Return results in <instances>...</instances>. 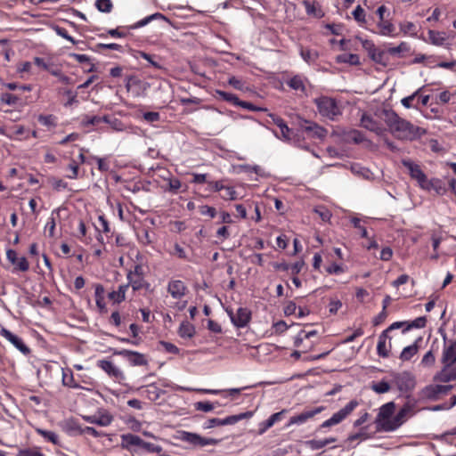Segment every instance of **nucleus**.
<instances>
[{"mask_svg":"<svg viewBox=\"0 0 456 456\" xmlns=\"http://www.w3.org/2000/svg\"><path fill=\"white\" fill-rule=\"evenodd\" d=\"M384 120L390 133L401 141H415L419 139L426 130L399 117L393 110H383Z\"/></svg>","mask_w":456,"mask_h":456,"instance_id":"1","label":"nucleus"},{"mask_svg":"<svg viewBox=\"0 0 456 456\" xmlns=\"http://www.w3.org/2000/svg\"><path fill=\"white\" fill-rule=\"evenodd\" d=\"M319 113L330 120H335L342 114L341 108L334 98L320 96L314 100Z\"/></svg>","mask_w":456,"mask_h":456,"instance_id":"2","label":"nucleus"},{"mask_svg":"<svg viewBox=\"0 0 456 456\" xmlns=\"http://www.w3.org/2000/svg\"><path fill=\"white\" fill-rule=\"evenodd\" d=\"M177 439L187 443L194 447H204L207 445H216L219 443L218 439L211 437H203L197 433L181 430L178 431Z\"/></svg>","mask_w":456,"mask_h":456,"instance_id":"3","label":"nucleus"},{"mask_svg":"<svg viewBox=\"0 0 456 456\" xmlns=\"http://www.w3.org/2000/svg\"><path fill=\"white\" fill-rule=\"evenodd\" d=\"M358 404L359 403L356 400L350 401L345 407L335 412L330 419L322 422L319 428H330L341 423L354 411Z\"/></svg>","mask_w":456,"mask_h":456,"instance_id":"4","label":"nucleus"},{"mask_svg":"<svg viewBox=\"0 0 456 456\" xmlns=\"http://www.w3.org/2000/svg\"><path fill=\"white\" fill-rule=\"evenodd\" d=\"M362 45L372 61L384 67L388 64L387 52L377 48L371 40H362Z\"/></svg>","mask_w":456,"mask_h":456,"instance_id":"5","label":"nucleus"},{"mask_svg":"<svg viewBox=\"0 0 456 456\" xmlns=\"http://www.w3.org/2000/svg\"><path fill=\"white\" fill-rule=\"evenodd\" d=\"M253 416L252 411H246L236 415H231L224 419L212 418L209 419L204 425L205 428H212L216 426L234 425L235 423L244 419H249Z\"/></svg>","mask_w":456,"mask_h":456,"instance_id":"6","label":"nucleus"},{"mask_svg":"<svg viewBox=\"0 0 456 456\" xmlns=\"http://www.w3.org/2000/svg\"><path fill=\"white\" fill-rule=\"evenodd\" d=\"M452 385H428L423 387L419 395L424 400L436 401L439 399L440 395L447 394L451 389Z\"/></svg>","mask_w":456,"mask_h":456,"instance_id":"7","label":"nucleus"},{"mask_svg":"<svg viewBox=\"0 0 456 456\" xmlns=\"http://www.w3.org/2000/svg\"><path fill=\"white\" fill-rule=\"evenodd\" d=\"M231 322L237 328H244L251 319V312L247 307H239L234 314L232 310H227Z\"/></svg>","mask_w":456,"mask_h":456,"instance_id":"8","label":"nucleus"},{"mask_svg":"<svg viewBox=\"0 0 456 456\" xmlns=\"http://www.w3.org/2000/svg\"><path fill=\"white\" fill-rule=\"evenodd\" d=\"M402 164L408 169L410 176L416 180L421 188L424 184H428V177L418 164L410 159H403Z\"/></svg>","mask_w":456,"mask_h":456,"instance_id":"9","label":"nucleus"},{"mask_svg":"<svg viewBox=\"0 0 456 456\" xmlns=\"http://www.w3.org/2000/svg\"><path fill=\"white\" fill-rule=\"evenodd\" d=\"M143 272L141 262H138V259L133 265V268L128 270L126 273L127 279L129 283L132 285L134 289H138L142 286V282L143 281Z\"/></svg>","mask_w":456,"mask_h":456,"instance_id":"10","label":"nucleus"},{"mask_svg":"<svg viewBox=\"0 0 456 456\" xmlns=\"http://www.w3.org/2000/svg\"><path fill=\"white\" fill-rule=\"evenodd\" d=\"M0 335L12 343L24 355L30 354L29 347L23 342L22 338L11 332L9 330L2 328Z\"/></svg>","mask_w":456,"mask_h":456,"instance_id":"11","label":"nucleus"},{"mask_svg":"<svg viewBox=\"0 0 456 456\" xmlns=\"http://www.w3.org/2000/svg\"><path fill=\"white\" fill-rule=\"evenodd\" d=\"M394 382L401 392L410 391L415 387V379L409 372L396 374L394 378Z\"/></svg>","mask_w":456,"mask_h":456,"instance_id":"12","label":"nucleus"},{"mask_svg":"<svg viewBox=\"0 0 456 456\" xmlns=\"http://www.w3.org/2000/svg\"><path fill=\"white\" fill-rule=\"evenodd\" d=\"M444 367L434 376V380L443 383H448L456 380V367L454 363H443Z\"/></svg>","mask_w":456,"mask_h":456,"instance_id":"13","label":"nucleus"},{"mask_svg":"<svg viewBox=\"0 0 456 456\" xmlns=\"http://www.w3.org/2000/svg\"><path fill=\"white\" fill-rule=\"evenodd\" d=\"M6 257L14 265V271L27 272L29 269L27 258L25 256L19 257L14 249H8L6 251Z\"/></svg>","mask_w":456,"mask_h":456,"instance_id":"14","label":"nucleus"},{"mask_svg":"<svg viewBox=\"0 0 456 456\" xmlns=\"http://www.w3.org/2000/svg\"><path fill=\"white\" fill-rule=\"evenodd\" d=\"M395 410V404L394 402H388L379 408V411L376 419V423L381 430L382 424H384L387 420H391Z\"/></svg>","mask_w":456,"mask_h":456,"instance_id":"15","label":"nucleus"},{"mask_svg":"<svg viewBox=\"0 0 456 456\" xmlns=\"http://www.w3.org/2000/svg\"><path fill=\"white\" fill-rule=\"evenodd\" d=\"M301 128L314 138L322 139L324 138L327 134V130L325 128L308 120H304L303 124H301Z\"/></svg>","mask_w":456,"mask_h":456,"instance_id":"16","label":"nucleus"},{"mask_svg":"<svg viewBox=\"0 0 456 456\" xmlns=\"http://www.w3.org/2000/svg\"><path fill=\"white\" fill-rule=\"evenodd\" d=\"M322 411H323L322 406L317 407L313 410L305 411L298 415L292 416L289 419L287 426H291V425H295V424H297V425L303 424V423L306 422L308 419L314 418L316 414L322 412Z\"/></svg>","mask_w":456,"mask_h":456,"instance_id":"17","label":"nucleus"},{"mask_svg":"<svg viewBox=\"0 0 456 456\" xmlns=\"http://www.w3.org/2000/svg\"><path fill=\"white\" fill-rule=\"evenodd\" d=\"M407 415L403 411H399L395 416L392 417L391 420H387L382 424V430L385 432H391L400 428L406 420Z\"/></svg>","mask_w":456,"mask_h":456,"instance_id":"18","label":"nucleus"},{"mask_svg":"<svg viewBox=\"0 0 456 456\" xmlns=\"http://www.w3.org/2000/svg\"><path fill=\"white\" fill-rule=\"evenodd\" d=\"M167 291L173 298L181 299L185 296L187 287L184 282L180 280H172L167 284Z\"/></svg>","mask_w":456,"mask_h":456,"instance_id":"19","label":"nucleus"},{"mask_svg":"<svg viewBox=\"0 0 456 456\" xmlns=\"http://www.w3.org/2000/svg\"><path fill=\"white\" fill-rule=\"evenodd\" d=\"M140 254L139 251L135 248H130V250L126 254H122L118 257V261L121 266H123L127 273L128 270L133 268V265L136 261L134 258L138 259Z\"/></svg>","mask_w":456,"mask_h":456,"instance_id":"20","label":"nucleus"},{"mask_svg":"<svg viewBox=\"0 0 456 456\" xmlns=\"http://www.w3.org/2000/svg\"><path fill=\"white\" fill-rule=\"evenodd\" d=\"M390 339L387 331H382L379 337V341L377 345V353L379 356L383 358H387L389 356V352L391 349V342L389 341L388 346H387V340Z\"/></svg>","mask_w":456,"mask_h":456,"instance_id":"21","label":"nucleus"},{"mask_svg":"<svg viewBox=\"0 0 456 456\" xmlns=\"http://www.w3.org/2000/svg\"><path fill=\"white\" fill-rule=\"evenodd\" d=\"M361 126L371 132L376 133L377 134H381L383 133V128L381 127L380 124L366 113L362 115Z\"/></svg>","mask_w":456,"mask_h":456,"instance_id":"22","label":"nucleus"},{"mask_svg":"<svg viewBox=\"0 0 456 456\" xmlns=\"http://www.w3.org/2000/svg\"><path fill=\"white\" fill-rule=\"evenodd\" d=\"M441 362L442 363L456 362V339L451 341L449 345L444 346Z\"/></svg>","mask_w":456,"mask_h":456,"instance_id":"23","label":"nucleus"},{"mask_svg":"<svg viewBox=\"0 0 456 456\" xmlns=\"http://www.w3.org/2000/svg\"><path fill=\"white\" fill-rule=\"evenodd\" d=\"M302 4L305 9V12L307 15L318 19L322 18L324 16V12L319 3L315 1L311 2L309 0H303Z\"/></svg>","mask_w":456,"mask_h":456,"instance_id":"24","label":"nucleus"},{"mask_svg":"<svg viewBox=\"0 0 456 456\" xmlns=\"http://www.w3.org/2000/svg\"><path fill=\"white\" fill-rule=\"evenodd\" d=\"M118 354L125 355L128 362L134 366H142L148 363L145 356L142 354L127 350L120 351Z\"/></svg>","mask_w":456,"mask_h":456,"instance_id":"25","label":"nucleus"},{"mask_svg":"<svg viewBox=\"0 0 456 456\" xmlns=\"http://www.w3.org/2000/svg\"><path fill=\"white\" fill-rule=\"evenodd\" d=\"M286 412L285 410H282L279 412L272 414L266 420L259 423V430L258 433L263 435L270 428H272L276 422L280 421Z\"/></svg>","mask_w":456,"mask_h":456,"instance_id":"26","label":"nucleus"},{"mask_svg":"<svg viewBox=\"0 0 456 456\" xmlns=\"http://www.w3.org/2000/svg\"><path fill=\"white\" fill-rule=\"evenodd\" d=\"M126 88L132 96H139L142 90V81L135 77H128L126 78Z\"/></svg>","mask_w":456,"mask_h":456,"instance_id":"27","label":"nucleus"},{"mask_svg":"<svg viewBox=\"0 0 456 456\" xmlns=\"http://www.w3.org/2000/svg\"><path fill=\"white\" fill-rule=\"evenodd\" d=\"M377 27L379 28L378 33L381 36L385 37H395V25L388 20H380L377 23Z\"/></svg>","mask_w":456,"mask_h":456,"instance_id":"28","label":"nucleus"},{"mask_svg":"<svg viewBox=\"0 0 456 456\" xmlns=\"http://www.w3.org/2000/svg\"><path fill=\"white\" fill-rule=\"evenodd\" d=\"M422 338H418L412 345H410L403 349L400 354V359L403 362L410 361L419 351V343Z\"/></svg>","mask_w":456,"mask_h":456,"instance_id":"29","label":"nucleus"},{"mask_svg":"<svg viewBox=\"0 0 456 456\" xmlns=\"http://www.w3.org/2000/svg\"><path fill=\"white\" fill-rule=\"evenodd\" d=\"M307 81V78L301 76V75H295L290 79L287 81V85L295 91H299L301 93H305V82Z\"/></svg>","mask_w":456,"mask_h":456,"instance_id":"30","label":"nucleus"},{"mask_svg":"<svg viewBox=\"0 0 456 456\" xmlns=\"http://www.w3.org/2000/svg\"><path fill=\"white\" fill-rule=\"evenodd\" d=\"M167 20L166 16L160 12H155L151 15H149L143 19H142L141 20L134 23L133 25H130L129 27L126 28V29H136V28H142V27H144L146 25H148L150 22H151L152 20Z\"/></svg>","mask_w":456,"mask_h":456,"instance_id":"31","label":"nucleus"},{"mask_svg":"<svg viewBox=\"0 0 456 456\" xmlns=\"http://www.w3.org/2000/svg\"><path fill=\"white\" fill-rule=\"evenodd\" d=\"M0 102L12 107L22 106L24 104V101L20 97L11 93H1Z\"/></svg>","mask_w":456,"mask_h":456,"instance_id":"32","label":"nucleus"},{"mask_svg":"<svg viewBox=\"0 0 456 456\" xmlns=\"http://www.w3.org/2000/svg\"><path fill=\"white\" fill-rule=\"evenodd\" d=\"M422 189L430 191L434 190L437 194L444 195L446 192V187L442 180L438 178L428 179V184L422 187Z\"/></svg>","mask_w":456,"mask_h":456,"instance_id":"33","label":"nucleus"},{"mask_svg":"<svg viewBox=\"0 0 456 456\" xmlns=\"http://www.w3.org/2000/svg\"><path fill=\"white\" fill-rule=\"evenodd\" d=\"M336 441H337V439L335 437H329V438H325L322 440L313 439V440L305 441V444L309 449L315 451V450L322 449L325 446H327L328 444L335 443Z\"/></svg>","mask_w":456,"mask_h":456,"instance_id":"34","label":"nucleus"},{"mask_svg":"<svg viewBox=\"0 0 456 456\" xmlns=\"http://www.w3.org/2000/svg\"><path fill=\"white\" fill-rule=\"evenodd\" d=\"M122 447L127 450H131L133 446L140 447L142 438L134 434H126L121 436Z\"/></svg>","mask_w":456,"mask_h":456,"instance_id":"35","label":"nucleus"},{"mask_svg":"<svg viewBox=\"0 0 456 456\" xmlns=\"http://www.w3.org/2000/svg\"><path fill=\"white\" fill-rule=\"evenodd\" d=\"M104 288L102 285H97L95 287V302L98 309L101 313H106L107 307H106V302L104 298Z\"/></svg>","mask_w":456,"mask_h":456,"instance_id":"36","label":"nucleus"},{"mask_svg":"<svg viewBox=\"0 0 456 456\" xmlns=\"http://www.w3.org/2000/svg\"><path fill=\"white\" fill-rule=\"evenodd\" d=\"M428 36L429 42L438 46L444 45L447 39L446 33L441 31L429 30Z\"/></svg>","mask_w":456,"mask_h":456,"instance_id":"37","label":"nucleus"},{"mask_svg":"<svg viewBox=\"0 0 456 456\" xmlns=\"http://www.w3.org/2000/svg\"><path fill=\"white\" fill-rule=\"evenodd\" d=\"M338 63H346L354 66L360 65V57L354 53H341L336 57Z\"/></svg>","mask_w":456,"mask_h":456,"instance_id":"38","label":"nucleus"},{"mask_svg":"<svg viewBox=\"0 0 456 456\" xmlns=\"http://www.w3.org/2000/svg\"><path fill=\"white\" fill-rule=\"evenodd\" d=\"M411 46L407 42H401L397 46L387 49V53L398 58L404 57V53H409Z\"/></svg>","mask_w":456,"mask_h":456,"instance_id":"39","label":"nucleus"},{"mask_svg":"<svg viewBox=\"0 0 456 456\" xmlns=\"http://www.w3.org/2000/svg\"><path fill=\"white\" fill-rule=\"evenodd\" d=\"M178 333L181 338H191L195 334V327L188 322H183L179 327Z\"/></svg>","mask_w":456,"mask_h":456,"instance_id":"40","label":"nucleus"},{"mask_svg":"<svg viewBox=\"0 0 456 456\" xmlns=\"http://www.w3.org/2000/svg\"><path fill=\"white\" fill-rule=\"evenodd\" d=\"M216 97L224 102H231L232 104L238 106L240 99L233 94L227 93L222 90H216Z\"/></svg>","mask_w":456,"mask_h":456,"instance_id":"41","label":"nucleus"},{"mask_svg":"<svg viewBox=\"0 0 456 456\" xmlns=\"http://www.w3.org/2000/svg\"><path fill=\"white\" fill-rule=\"evenodd\" d=\"M354 19L359 23L361 27H366V13L364 9L359 4L352 12Z\"/></svg>","mask_w":456,"mask_h":456,"instance_id":"42","label":"nucleus"},{"mask_svg":"<svg viewBox=\"0 0 456 456\" xmlns=\"http://www.w3.org/2000/svg\"><path fill=\"white\" fill-rule=\"evenodd\" d=\"M300 56L303 58V60L307 63H313L314 62L318 57L319 54L316 51H312L310 49H305L303 47L300 48Z\"/></svg>","mask_w":456,"mask_h":456,"instance_id":"43","label":"nucleus"},{"mask_svg":"<svg viewBox=\"0 0 456 456\" xmlns=\"http://www.w3.org/2000/svg\"><path fill=\"white\" fill-rule=\"evenodd\" d=\"M101 122L108 123L109 120H108L107 116H102V117H100V116H93V117L85 116L82 118V123L85 126H97Z\"/></svg>","mask_w":456,"mask_h":456,"instance_id":"44","label":"nucleus"},{"mask_svg":"<svg viewBox=\"0 0 456 456\" xmlns=\"http://www.w3.org/2000/svg\"><path fill=\"white\" fill-rule=\"evenodd\" d=\"M36 432L43 436L46 441L51 442L53 444H58L59 438L56 433L42 428H37Z\"/></svg>","mask_w":456,"mask_h":456,"instance_id":"45","label":"nucleus"},{"mask_svg":"<svg viewBox=\"0 0 456 456\" xmlns=\"http://www.w3.org/2000/svg\"><path fill=\"white\" fill-rule=\"evenodd\" d=\"M316 335H317L316 330H311V331L301 330L298 332V334L295 338L294 344L296 346L299 347L305 339L310 338Z\"/></svg>","mask_w":456,"mask_h":456,"instance_id":"46","label":"nucleus"},{"mask_svg":"<svg viewBox=\"0 0 456 456\" xmlns=\"http://www.w3.org/2000/svg\"><path fill=\"white\" fill-rule=\"evenodd\" d=\"M370 388L377 394H385L390 390L391 387L387 381L382 379L379 382L372 383Z\"/></svg>","mask_w":456,"mask_h":456,"instance_id":"47","label":"nucleus"},{"mask_svg":"<svg viewBox=\"0 0 456 456\" xmlns=\"http://www.w3.org/2000/svg\"><path fill=\"white\" fill-rule=\"evenodd\" d=\"M147 397L151 401L158 400L163 393L156 385L151 384L146 387Z\"/></svg>","mask_w":456,"mask_h":456,"instance_id":"48","label":"nucleus"},{"mask_svg":"<svg viewBox=\"0 0 456 456\" xmlns=\"http://www.w3.org/2000/svg\"><path fill=\"white\" fill-rule=\"evenodd\" d=\"M38 122L46 127H53L56 126V117L49 114V115H39L37 117Z\"/></svg>","mask_w":456,"mask_h":456,"instance_id":"49","label":"nucleus"},{"mask_svg":"<svg viewBox=\"0 0 456 456\" xmlns=\"http://www.w3.org/2000/svg\"><path fill=\"white\" fill-rule=\"evenodd\" d=\"M59 214V209H54L53 212H52V215L51 216L49 217L45 226V230L48 232V235L49 237L53 238L54 236V232H55V227H56V222H55V218L53 216L54 214Z\"/></svg>","mask_w":456,"mask_h":456,"instance_id":"50","label":"nucleus"},{"mask_svg":"<svg viewBox=\"0 0 456 456\" xmlns=\"http://www.w3.org/2000/svg\"><path fill=\"white\" fill-rule=\"evenodd\" d=\"M11 53H13V52L10 48L7 41L0 40V59L3 58L4 61H9Z\"/></svg>","mask_w":456,"mask_h":456,"instance_id":"51","label":"nucleus"},{"mask_svg":"<svg viewBox=\"0 0 456 456\" xmlns=\"http://www.w3.org/2000/svg\"><path fill=\"white\" fill-rule=\"evenodd\" d=\"M280 130H281V136H278V138L280 139H282L283 141H286V142H289L292 140V137H293V130L290 129L286 122H283L280 126H279Z\"/></svg>","mask_w":456,"mask_h":456,"instance_id":"52","label":"nucleus"},{"mask_svg":"<svg viewBox=\"0 0 456 456\" xmlns=\"http://www.w3.org/2000/svg\"><path fill=\"white\" fill-rule=\"evenodd\" d=\"M423 89V87H420L419 88L417 91H415L412 94L407 96V97H404L401 100V103L402 105L406 108V109H411V108H417V104L416 105H413L412 104V102L413 100H415V98L419 95V94L421 92V90Z\"/></svg>","mask_w":456,"mask_h":456,"instance_id":"53","label":"nucleus"},{"mask_svg":"<svg viewBox=\"0 0 456 456\" xmlns=\"http://www.w3.org/2000/svg\"><path fill=\"white\" fill-rule=\"evenodd\" d=\"M140 448L148 452H156L159 453L162 451V447L160 445L151 444L149 442H145L144 440H141Z\"/></svg>","mask_w":456,"mask_h":456,"instance_id":"54","label":"nucleus"},{"mask_svg":"<svg viewBox=\"0 0 456 456\" xmlns=\"http://www.w3.org/2000/svg\"><path fill=\"white\" fill-rule=\"evenodd\" d=\"M426 323H427L426 317H418L411 322H407L406 330H408V331H409L411 329H421L426 326Z\"/></svg>","mask_w":456,"mask_h":456,"instance_id":"55","label":"nucleus"},{"mask_svg":"<svg viewBox=\"0 0 456 456\" xmlns=\"http://www.w3.org/2000/svg\"><path fill=\"white\" fill-rule=\"evenodd\" d=\"M137 57H142L143 58L144 60H146L150 65H151L152 67H154L155 69H162V65L156 61L154 59H153V56L145 53V52H142V51H139L137 53Z\"/></svg>","mask_w":456,"mask_h":456,"instance_id":"56","label":"nucleus"},{"mask_svg":"<svg viewBox=\"0 0 456 456\" xmlns=\"http://www.w3.org/2000/svg\"><path fill=\"white\" fill-rule=\"evenodd\" d=\"M4 86L11 91L20 90L30 92L32 90L31 85H20L15 82H9L4 85Z\"/></svg>","mask_w":456,"mask_h":456,"instance_id":"57","label":"nucleus"},{"mask_svg":"<svg viewBox=\"0 0 456 456\" xmlns=\"http://www.w3.org/2000/svg\"><path fill=\"white\" fill-rule=\"evenodd\" d=\"M314 212L322 218V221L328 222L331 218V212L324 206H319L314 208Z\"/></svg>","mask_w":456,"mask_h":456,"instance_id":"58","label":"nucleus"},{"mask_svg":"<svg viewBox=\"0 0 456 456\" xmlns=\"http://www.w3.org/2000/svg\"><path fill=\"white\" fill-rule=\"evenodd\" d=\"M95 6L102 12H110L112 9V2L110 0H96Z\"/></svg>","mask_w":456,"mask_h":456,"instance_id":"59","label":"nucleus"},{"mask_svg":"<svg viewBox=\"0 0 456 456\" xmlns=\"http://www.w3.org/2000/svg\"><path fill=\"white\" fill-rule=\"evenodd\" d=\"M97 365L109 375H114V364L111 361L100 360L98 361Z\"/></svg>","mask_w":456,"mask_h":456,"instance_id":"60","label":"nucleus"},{"mask_svg":"<svg viewBox=\"0 0 456 456\" xmlns=\"http://www.w3.org/2000/svg\"><path fill=\"white\" fill-rule=\"evenodd\" d=\"M16 456H45L38 448H25L19 450Z\"/></svg>","mask_w":456,"mask_h":456,"instance_id":"61","label":"nucleus"},{"mask_svg":"<svg viewBox=\"0 0 456 456\" xmlns=\"http://www.w3.org/2000/svg\"><path fill=\"white\" fill-rule=\"evenodd\" d=\"M26 133V128L21 126V125H19V126H14L12 128V134L9 135V137L11 139H14V140H21V136Z\"/></svg>","mask_w":456,"mask_h":456,"instance_id":"62","label":"nucleus"},{"mask_svg":"<svg viewBox=\"0 0 456 456\" xmlns=\"http://www.w3.org/2000/svg\"><path fill=\"white\" fill-rule=\"evenodd\" d=\"M194 407L197 411H201L204 412H209L212 411L215 409L214 403L210 402H197L194 404Z\"/></svg>","mask_w":456,"mask_h":456,"instance_id":"63","label":"nucleus"},{"mask_svg":"<svg viewBox=\"0 0 456 456\" xmlns=\"http://www.w3.org/2000/svg\"><path fill=\"white\" fill-rule=\"evenodd\" d=\"M224 193L222 198L225 200H234L238 198L237 192L232 186H224Z\"/></svg>","mask_w":456,"mask_h":456,"instance_id":"64","label":"nucleus"}]
</instances>
